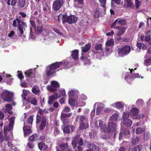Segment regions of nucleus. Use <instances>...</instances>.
<instances>
[{"mask_svg": "<svg viewBox=\"0 0 151 151\" xmlns=\"http://www.w3.org/2000/svg\"><path fill=\"white\" fill-rule=\"evenodd\" d=\"M63 62H56L51 65L49 67H48L47 70V75L48 76L51 75L55 72V70L59 67L62 65Z\"/></svg>", "mask_w": 151, "mask_h": 151, "instance_id": "obj_1", "label": "nucleus"}, {"mask_svg": "<svg viewBox=\"0 0 151 151\" xmlns=\"http://www.w3.org/2000/svg\"><path fill=\"white\" fill-rule=\"evenodd\" d=\"M15 119V118L14 117H12L9 119V120L10 121V123L8 128L5 125L4 126V131L5 135L4 137L5 138V139L7 140H9L10 139V137L9 136L6 137V131L7 130L10 131L13 128Z\"/></svg>", "mask_w": 151, "mask_h": 151, "instance_id": "obj_2", "label": "nucleus"}, {"mask_svg": "<svg viewBox=\"0 0 151 151\" xmlns=\"http://www.w3.org/2000/svg\"><path fill=\"white\" fill-rule=\"evenodd\" d=\"M13 95V92L6 90L3 92L1 97L5 101H10L12 100Z\"/></svg>", "mask_w": 151, "mask_h": 151, "instance_id": "obj_3", "label": "nucleus"}, {"mask_svg": "<svg viewBox=\"0 0 151 151\" xmlns=\"http://www.w3.org/2000/svg\"><path fill=\"white\" fill-rule=\"evenodd\" d=\"M131 50V47L129 46L126 45L121 49L118 50V55L120 56H124L129 52Z\"/></svg>", "mask_w": 151, "mask_h": 151, "instance_id": "obj_4", "label": "nucleus"}, {"mask_svg": "<svg viewBox=\"0 0 151 151\" xmlns=\"http://www.w3.org/2000/svg\"><path fill=\"white\" fill-rule=\"evenodd\" d=\"M83 140L81 138H80L79 135H77L75 137L72 142V145L74 148L76 147L77 144H78L79 145L82 146L83 144Z\"/></svg>", "mask_w": 151, "mask_h": 151, "instance_id": "obj_5", "label": "nucleus"}, {"mask_svg": "<svg viewBox=\"0 0 151 151\" xmlns=\"http://www.w3.org/2000/svg\"><path fill=\"white\" fill-rule=\"evenodd\" d=\"M51 86H48L47 88L48 90L52 92H55L57 91V88L60 86L59 83L56 81H53L51 82Z\"/></svg>", "mask_w": 151, "mask_h": 151, "instance_id": "obj_6", "label": "nucleus"}, {"mask_svg": "<svg viewBox=\"0 0 151 151\" xmlns=\"http://www.w3.org/2000/svg\"><path fill=\"white\" fill-rule=\"evenodd\" d=\"M18 21V29L19 31L20 34L22 35L24 34V29L25 30L24 27L26 28L27 25L26 23L22 21L20 19H17Z\"/></svg>", "mask_w": 151, "mask_h": 151, "instance_id": "obj_7", "label": "nucleus"}, {"mask_svg": "<svg viewBox=\"0 0 151 151\" xmlns=\"http://www.w3.org/2000/svg\"><path fill=\"white\" fill-rule=\"evenodd\" d=\"M63 4L62 0H56L53 3L52 8L55 11H57L61 8Z\"/></svg>", "mask_w": 151, "mask_h": 151, "instance_id": "obj_8", "label": "nucleus"}, {"mask_svg": "<svg viewBox=\"0 0 151 151\" xmlns=\"http://www.w3.org/2000/svg\"><path fill=\"white\" fill-rule=\"evenodd\" d=\"M60 97V95L58 93H55V95H53L49 97L48 103L49 105H51L53 102L58 98Z\"/></svg>", "mask_w": 151, "mask_h": 151, "instance_id": "obj_9", "label": "nucleus"}, {"mask_svg": "<svg viewBox=\"0 0 151 151\" xmlns=\"http://www.w3.org/2000/svg\"><path fill=\"white\" fill-rule=\"evenodd\" d=\"M98 127L100 128V130L101 131L103 132H108L109 131L105 123L103 121L101 120L99 121Z\"/></svg>", "mask_w": 151, "mask_h": 151, "instance_id": "obj_10", "label": "nucleus"}, {"mask_svg": "<svg viewBox=\"0 0 151 151\" xmlns=\"http://www.w3.org/2000/svg\"><path fill=\"white\" fill-rule=\"evenodd\" d=\"M74 129L75 127L73 125H68L63 128V131L64 133H69L73 132Z\"/></svg>", "mask_w": 151, "mask_h": 151, "instance_id": "obj_11", "label": "nucleus"}, {"mask_svg": "<svg viewBox=\"0 0 151 151\" xmlns=\"http://www.w3.org/2000/svg\"><path fill=\"white\" fill-rule=\"evenodd\" d=\"M129 133L130 131L127 129H125L123 132H121L119 134V140H121L123 137L125 138L128 137H129L128 135L129 134Z\"/></svg>", "mask_w": 151, "mask_h": 151, "instance_id": "obj_12", "label": "nucleus"}, {"mask_svg": "<svg viewBox=\"0 0 151 151\" xmlns=\"http://www.w3.org/2000/svg\"><path fill=\"white\" fill-rule=\"evenodd\" d=\"M115 28L118 30L116 34L117 36H119L123 35L126 30L125 27L122 26L116 27H115Z\"/></svg>", "mask_w": 151, "mask_h": 151, "instance_id": "obj_13", "label": "nucleus"}, {"mask_svg": "<svg viewBox=\"0 0 151 151\" xmlns=\"http://www.w3.org/2000/svg\"><path fill=\"white\" fill-rule=\"evenodd\" d=\"M37 28H35V30L37 32H40L43 31V29L41 22L38 20H37Z\"/></svg>", "mask_w": 151, "mask_h": 151, "instance_id": "obj_14", "label": "nucleus"}, {"mask_svg": "<svg viewBox=\"0 0 151 151\" xmlns=\"http://www.w3.org/2000/svg\"><path fill=\"white\" fill-rule=\"evenodd\" d=\"M109 128H107L109 131L108 132H105L109 133L111 131H115L116 129V125L114 123L110 122L108 124Z\"/></svg>", "mask_w": 151, "mask_h": 151, "instance_id": "obj_15", "label": "nucleus"}, {"mask_svg": "<svg viewBox=\"0 0 151 151\" xmlns=\"http://www.w3.org/2000/svg\"><path fill=\"white\" fill-rule=\"evenodd\" d=\"M77 20V17L74 15H71L68 17V22L70 24L75 23Z\"/></svg>", "mask_w": 151, "mask_h": 151, "instance_id": "obj_16", "label": "nucleus"}, {"mask_svg": "<svg viewBox=\"0 0 151 151\" xmlns=\"http://www.w3.org/2000/svg\"><path fill=\"white\" fill-rule=\"evenodd\" d=\"M47 122V118L45 117H43L41 121L40 129V130L43 129L45 127Z\"/></svg>", "mask_w": 151, "mask_h": 151, "instance_id": "obj_17", "label": "nucleus"}, {"mask_svg": "<svg viewBox=\"0 0 151 151\" xmlns=\"http://www.w3.org/2000/svg\"><path fill=\"white\" fill-rule=\"evenodd\" d=\"M145 130V129L144 128L140 127H137L134 129L133 132H135L136 134H139L144 132Z\"/></svg>", "mask_w": 151, "mask_h": 151, "instance_id": "obj_18", "label": "nucleus"}, {"mask_svg": "<svg viewBox=\"0 0 151 151\" xmlns=\"http://www.w3.org/2000/svg\"><path fill=\"white\" fill-rule=\"evenodd\" d=\"M123 123L124 126L126 127H129L132 124V120L129 119L123 120Z\"/></svg>", "mask_w": 151, "mask_h": 151, "instance_id": "obj_19", "label": "nucleus"}, {"mask_svg": "<svg viewBox=\"0 0 151 151\" xmlns=\"http://www.w3.org/2000/svg\"><path fill=\"white\" fill-rule=\"evenodd\" d=\"M139 113L138 109L136 107L133 108L130 110L129 115L133 116L137 115Z\"/></svg>", "mask_w": 151, "mask_h": 151, "instance_id": "obj_20", "label": "nucleus"}, {"mask_svg": "<svg viewBox=\"0 0 151 151\" xmlns=\"http://www.w3.org/2000/svg\"><path fill=\"white\" fill-rule=\"evenodd\" d=\"M23 129L24 135H27L31 132L30 127L29 126H24L23 127Z\"/></svg>", "mask_w": 151, "mask_h": 151, "instance_id": "obj_21", "label": "nucleus"}, {"mask_svg": "<svg viewBox=\"0 0 151 151\" xmlns=\"http://www.w3.org/2000/svg\"><path fill=\"white\" fill-rule=\"evenodd\" d=\"M83 3V0H74V5L76 7H80Z\"/></svg>", "mask_w": 151, "mask_h": 151, "instance_id": "obj_22", "label": "nucleus"}, {"mask_svg": "<svg viewBox=\"0 0 151 151\" xmlns=\"http://www.w3.org/2000/svg\"><path fill=\"white\" fill-rule=\"evenodd\" d=\"M60 151H64L68 148V145L67 143H63L59 145Z\"/></svg>", "mask_w": 151, "mask_h": 151, "instance_id": "obj_23", "label": "nucleus"}, {"mask_svg": "<svg viewBox=\"0 0 151 151\" xmlns=\"http://www.w3.org/2000/svg\"><path fill=\"white\" fill-rule=\"evenodd\" d=\"M78 51L77 50L73 51L72 53V56L73 58L75 60H77L78 58Z\"/></svg>", "mask_w": 151, "mask_h": 151, "instance_id": "obj_24", "label": "nucleus"}, {"mask_svg": "<svg viewBox=\"0 0 151 151\" xmlns=\"http://www.w3.org/2000/svg\"><path fill=\"white\" fill-rule=\"evenodd\" d=\"M39 149L40 150H44L47 148V146L42 142H40L38 145Z\"/></svg>", "mask_w": 151, "mask_h": 151, "instance_id": "obj_25", "label": "nucleus"}, {"mask_svg": "<svg viewBox=\"0 0 151 151\" xmlns=\"http://www.w3.org/2000/svg\"><path fill=\"white\" fill-rule=\"evenodd\" d=\"M12 109V107L10 104L6 105L4 109V112L6 113L8 112L10 114H11L12 112L10 110Z\"/></svg>", "mask_w": 151, "mask_h": 151, "instance_id": "obj_26", "label": "nucleus"}, {"mask_svg": "<svg viewBox=\"0 0 151 151\" xmlns=\"http://www.w3.org/2000/svg\"><path fill=\"white\" fill-rule=\"evenodd\" d=\"M140 139L139 137L133 136L132 138V143L133 145H135L139 141Z\"/></svg>", "mask_w": 151, "mask_h": 151, "instance_id": "obj_27", "label": "nucleus"}, {"mask_svg": "<svg viewBox=\"0 0 151 151\" xmlns=\"http://www.w3.org/2000/svg\"><path fill=\"white\" fill-rule=\"evenodd\" d=\"M30 93V92L28 90H23V93L22 95V96L23 100H25L26 98L25 96H26L28 95Z\"/></svg>", "mask_w": 151, "mask_h": 151, "instance_id": "obj_28", "label": "nucleus"}, {"mask_svg": "<svg viewBox=\"0 0 151 151\" xmlns=\"http://www.w3.org/2000/svg\"><path fill=\"white\" fill-rule=\"evenodd\" d=\"M118 23L121 25H125L126 24L127 21L126 19H117Z\"/></svg>", "mask_w": 151, "mask_h": 151, "instance_id": "obj_29", "label": "nucleus"}, {"mask_svg": "<svg viewBox=\"0 0 151 151\" xmlns=\"http://www.w3.org/2000/svg\"><path fill=\"white\" fill-rule=\"evenodd\" d=\"M32 92L35 94H37L40 92V89L38 86H34L32 89Z\"/></svg>", "mask_w": 151, "mask_h": 151, "instance_id": "obj_30", "label": "nucleus"}, {"mask_svg": "<svg viewBox=\"0 0 151 151\" xmlns=\"http://www.w3.org/2000/svg\"><path fill=\"white\" fill-rule=\"evenodd\" d=\"M44 32L45 34V39L49 38L51 37H52L53 35L51 31H45V30Z\"/></svg>", "mask_w": 151, "mask_h": 151, "instance_id": "obj_31", "label": "nucleus"}, {"mask_svg": "<svg viewBox=\"0 0 151 151\" xmlns=\"http://www.w3.org/2000/svg\"><path fill=\"white\" fill-rule=\"evenodd\" d=\"M7 4L9 5H15L17 3V0H6Z\"/></svg>", "mask_w": 151, "mask_h": 151, "instance_id": "obj_32", "label": "nucleus"}, {"mask_svg": "<svg viewBox=\"0 0 151 151\" xmlns=\"http://www.w3.org/2000/svg\"><path fill=\"white\" fill-rule=\"evenodd\" d=\"M114 44V40L113 39H111L107 41L106 43V45L108 46H111Z\"/></svg>", "mask_w": 151, "mask_h": 151, "instance_id": "obj_33", "label": "nucleus"}, {"mask_svg": "<svg viewBox=\"0 0 151 151\" xmlns=\"http://www.w3.org/2000/svg\"><path fill=\"white\" fill-rule=\"evenodd\" d=\"M88 127V124L87 123H81L79 127L80 129H86Z\"/></svg>", "mask_w": 151, "mask_h": 151, "instance_id": "obj_34", "label": "nucleus"}, {"mask_svg": "<svg viewBox=\"0 0 151 151\" xmlns=\"http://www.w3.org/2000/svg\"><path fill=\"white\" fill-rule=\"evenodd\" d=\"M124 104L123 102H118L115 104V106L118 109H121L124 107Z\"/></svg>", "mask_w": 151, "mask_h": 151, "instance_id": "obj_35", "label": "nucleus"}, {"mask_svg": "<svg viewBox=\"0 0 151 151\" xmlns=\"http://www.w3.org/2000/svg\"><path fill=\"white\" fill-rule=\"evenodd\" d=\"M68 103L71 106H74L76 104L78 105L77 102H76V101L74 100L73 98H70L68 100Z\"/></svg>", "mask_w": 151, "mask_h": 151, "instance_id": "obj_36", "label": "nucleus"}, {"mask_svg": "<svg viewBox=\"0 0 151 151\" xmlns=\"http://www.w3.org/2000/svg\"><path fill=\"white\" fill-rule=\"evenodd\" d=\"M72 115V113H70L68 114H65V113H62L61 114V119H65V118H68L70 117Z\"/></svg>", "mask_w": 151, "mask_h": 151, "instance_id": "obj_37", "label": "nucleus"}, {"mask_svg": "<svg viewBox=\"0 0 151 151\" xmlns=\"http://www.w3.org/2000/svg\"><path fill=\"white\" fill-rule=\"evenodd\" d=\"M78 91L75 90H71L69 92L68 95L69 97H72L78 93Z\"/></svg>", "mask_w": 151, "mask_h": 151, "instance_id": "obj_38", "label": "nucleus"}, {"mask_svg": "<svg viewBox=\"0 0 151 151\" xmlns=\"http://www.w3.org/2000/svg\"><path fill=\"white\" fill-rule=\"evenodd\" d=\"M38 139L37 135L36 134H34L30 136L29 139L31 141H34L37 140Z\"/></svg>", "mask_w": 151, "mask_h": 151, "instance_id": "obj_39", "label": "nucleus"}, {"mask_svg": "<svg viewBox=\"0 0 151 151\" xmlns=\"http://www.w3.org/2000/svg\"><path fill=\"white\" fill-rule=\"evenodd\" d=\"M91 45L90 44H87L82 49V51L84 52H87L89 50L91 47Z\"/></svg>", "mask_w": 151, "mask_h": 151, "instance_id": "obj_40", "label": "nucleus"}, {"mask_svg": "<svg viewBox=\"0 0 151 151\" xmlns=\"http://www.w3.org/2000/svg\"><path fill=\"white\" fill-rule=\"evenodd\" d=\"M124 6L126 7H130L132 5V3L131 0H125Z\"/></svg>", "mask_w": 151, "mask_h": 151, "instance_id": "obj_41", "label": "nucleus"}, {"mask_svg": "<svg viewBox=\"0 0 151 151\" xmlns=\"http://www.w3.org/2000/svg\"><path fill=\"white\" fill-rule=\"evenodd\" d=\"M6 77H7L6 80L7 83L8 84H10L11 81L13 80V79L11 77V75L9 74H6Z\"/></svg>", "mask_w": 151, "mask_h": 151, "instance_id": "obj_42", "label": "nucleus"}, {"mask_svg": "<svg viewBox=\"0 0 151 151\" xmlns=\"http://www.w3.org/2000/svg\"><path fill=\"white\" fill-rule=\"evenodd\" d=\"M142 148V146L139 145L135 146L132 149L131 151H140Z\"/></svg>", "mask_w": 151, "mask_h": 151, "instance_id": "obj_43", "label": "nucleus"}, {"mask_svg": "<svg viewBox=\"0 0 151 151\" xmlns=\"http://www.w3.org/2000/svg\"><path fill=\"white\" fill-rule=\"evenodd\" d=\"M90 147L91 148V149L87 150L86 151H93V150H98L99 149L98 147H96L95 145L93 144L91 145Z\"/></svg>", "mask_w": 151, "mask_h": 151, "instance_id": "obj_44", "label": "nucleus"}, {"mask_svg": "<svg viewBox=\"0 0 151 151\" xmlns=\"http://www.w3.org/2000/svg\"><path fill=\"white\" fill-rule=\"evenodd\" d=\"M100 9H96L95 11L94 14V17L96 18H98L100 14Z\"/></svg>", "mask_w": 151, "mask_h": 151, "instance_id": "obj_45", "label": "nucleus"}, {"mask_svg": "<svg viewBox=\"0 0 151 151\" xmlns=\"http://www.w3.org/2000/svg\"><path fill=\"white\" fill-rule=\"evenodd\" d=\"M118 114L115 113L114 114L110 117V119L112 121L116 120L118 119Z\"/></svg>", "mask_w": 151, "mask_h": 151, "instance_id": "obj_46", "label": "nucleus"}, {"mask_svg": "<svg viewBox=\"0 0 151 151\" xmlns=\"http://www.w3.org/2000/svg\"><path fill=\"white\" fill-rule=\"evenodd\" d=\"M144 63L145 65L148 66L150 65L151 63V57L145 60H144Z\"/></svg>", "mask_w": 151, "mask_h": 151, "instance_id": "obj_47", "label": "nucleus"}, {"mask_svg": "<svg viewBox=\"0 0 151 151\" xmlns=\"http://www.w3.org/2000/svg\"><path fill=\"white\" fill-rule=\"evenodd\" d=\"M29 101H30V103L32 104L35 106H36L37 105V100L35 98H32L30 99Z\"/></svg>", "mask_w": 151, "mask_h": 151, "instance_id": "obj_48", "label": "nucleus"}, {"mask_svg": "<svg viewBox=\"0 0 151 151\" xmlns=\"http://www.w3.org/2000/svg\"><path fill=\"white\" fill-rule=\"evenodd\" d=\"M86 119L84 116L83 115L78 116L77 117V121L79 122H82Z\"/></svg>", "mask_w": 151, "mask_h": 151, "instance_id": "obj_49", "label": "nucleus"}, {"mask_svg": "<svg viewBox=\"0 0 151 151\" xmlns=\"http://www.w3.org/2000/svg\"><path fill=\"white\" fill-rule=\"evenodd\" d=\"M31 69L30 70H28L26 71L25 73V75L26 76L28 77H31L32 75V72H31Z\"/></svg>", "mask_w": 151, "mask_h": 151, "instance_id": "obj_50", "label": "nucleus"}, {"mask_svg": "<svg viewBox=\"0 0 151 151\" xmlns=\"http://www.w3.org/2000/svg\"><path fill=\"white\" fill-rule=\"evenodd\" d=\"M68 17L65 14H64L62 16V22L63 23H65L66 22H68Z\"/></svg>", "mask_w": 151, "mask_h": 151, "instance_id": "obj_51", "label": "nucleus"}, {"mask_svg": "<svg viewBox=\"0 0 151 151\" xmlns=\"http://www.w3.org/2000/svg\"><path fill=\"white\" fill-rule=\"evenodd\" d=\"M129 116V114L128 112H123V120L128 119V118Z\"/></svg>", "mask_w": 151, "mask_h": 151, "instance_id": "obj_52", "label": "nucleus"}, {"mask_svg": "<svg viewBox=\"0 0 151 151\" xmlns=\"http://www.w3.org/2000/svg\"><path fill=\"white\" fill-rule=\"evenodd\" d=\"M29 37L32 39H34L35 38L32 27L30 28Z\"/></svg>", "mask_w": 151, "mask_h": 151, "instance_id": "obj_53", "label": "nucleus"}, {"mask_svg": "<svg viewBox=\"0 0 151 151\" xmlns=\"http://www.w3.org/2000/svg\"><path fill=\"white\" fill-rule=\"evenodd\" d=\"M135 7L136 8H138L140 6L141 3L139 0H135Z\"/></svg>", "mask_w": 151, "mask_h": 151, "instance_id": "obj_54", "label": "nucleus"}, {"mask_svg": "<svg viewBox=\"0 0 151 151\" xmlns=\"http://www.w3.org/2000/svg\"><path fill=\"white\" fill-rule=\"evenodd\" d=\"M102 45L101 44H99L97 45L95 47V49L96 50H102Z\"/></svg>", "mask_w": 151, "mask_h": 151, "instance_id": "obj_55", "label": "nucleus"}, {"mask_svg": "<svg viewBox=\"0 0 151 151\" xmlns=\"http://www.w3.org/2000/svg\"><path fill=\"white\" fill-rule=\"evenodd\" d=\"M8 145L9 147L10 148H12V147H14V148L12 149H13L14 151H18L17 148L15 147H14L13 145L12 144L11 142H8Z\"/></svg>", "mask_w": 151, "mask_h": 151, "instance_id": "obj_56", "label": "nucleus"}, {"mask_svg": "<svg viewBox=\"0 0 151 151\" xmlns=\"http://www.w3.org/2000/svg\"><path fill=\"white\" fill-rule=\"evenodd\" d=\"M99 1L101 4V6L104 7H105L106 0H99Z\"/></svg>", "mask_w": 151, "mask_h": 151, "instance_id": "obj_57", "label": "nucleus"}, {"mask_svg": "<svg viewBox=\"0 0 151 151\" xmlns=\"http://www.w3.org/2000/svg\"><path fill=\"white\" fill-rule=\"evenodd\" d=\"M18 78L21 80L24 77L22 74V73L21 71H18Z\"/></svg>", "mask_w": 151, "mask_h": 151, "instance_id": "obj_58", "label": "nucleus"}, {"mask_svg": "<svg viewBox=\"0 0 151 151\" xmlns=\"http://www.w3.org/2000/svg\"><path fill=\"white\" fill-rule=\"evenodd\" d=\"M143 103V101L141 99H139L136 102V104L139 106L142 105Z\"/></svg>", "mask_w": 151, "mask_h": 151, "instance_id": "obj_59", "label": "nucleus"}, {"mask_svg": "<svg viewBox=\"0 0 151 151\" xmlns=\"http://www.w3.org/2000/svg\"><path fill=\"white\" fill-rule=\"evenodd\" d=\"M33 121V116H31L28 119V122L29 124H32Z\"/></svg>", "mask_w": 151, "mask_h": 151, "instance_id": "obj_60", "label": "nucleus"}, {"mask_svg": "<svg viewBox=\"0 0 151 151\" xmlns=\"http://www.w3.org/2000/svg\"><path fill=\"white\" fill-rule=\"evenodd\" d=\"M102 109V107L101 106L97 107L96 108V114H99Z\"/></svg>", "mask_w": 151, "mask_h": 151, "instance_id": "obj_61", "label": "nucleus"}, {"mask_svg": "<svg viewBox=\"0 0 151 151\" xmlns=\"http://www.w3.org/2000/svg\"><path fill=\"white\" fill-rule=\"evenodd\" d=\"M81 59H83V60L85 62L86 64H89L90 63V60L89 59H87L86 58H83L82 57H81Z\"/></svg>", "mask_w": 151, "mask_h": 151, "instance_id": "obj_62", "label": "nucleus"}, {"mask_svg": "<svg viewBox=\"0 0 151 151\" xmlns=\"http://www.w3.org/2000/svg\"><path fill=\"white\" fill-rule=\"evenodd\" d=\"M70 109L69 107L65 106L64 109L63 110V112H68L70 111Z\"/></svg>", "mask_w": 151, "mask_h": 151, "instance_id": "obj_63", "label": "nucleus"}, {"mask_svg": "<svg viewBox=\"0 0 151 151\" xmlns=\"http://www.w3.org/2000/svg\"><path fill=\"white\" fill-rule=\"evenodd\" d=\"M118 20L116 19L114 22L111 25V27L112 28H115V27L117 25V23H118Z\"/></svg>", "mask_w": 151, "mask_h": 151, "instance_id": "obj_64", "label": "nucleus"}]
</instances>
